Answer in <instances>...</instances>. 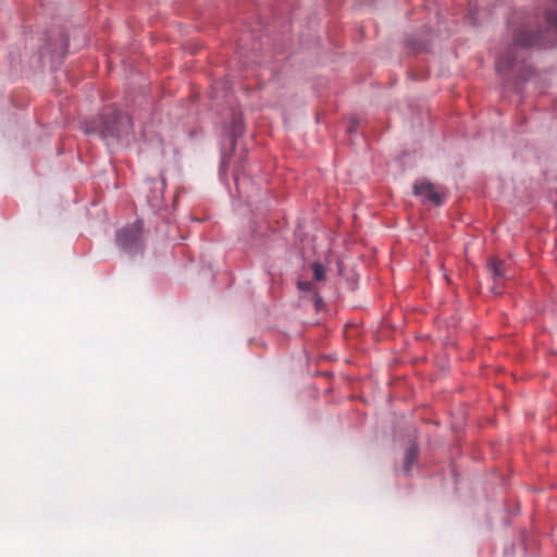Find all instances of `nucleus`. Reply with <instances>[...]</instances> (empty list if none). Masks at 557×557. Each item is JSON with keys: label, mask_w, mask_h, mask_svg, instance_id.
I'll return each mask as SVG.
<instances>
[{"label": "nucleus", "mask_w": 557, "mask_h": 557, "mask_svg": "<svg viewBox=\"0 0 557 557\" xmlns=\"http://www.w3.org/2000/svg\"><path fill=\"white\" fill-rule=\"evenodd\" d=\"M513 32L515 47L498 59L499 71L511 67L517 61L516 47L549 46L557 41V9L546 10L543 18L539 14L523 16Z\"/></svg>", "instance_id": "f257e3e1"}, {"label": "nucleus", "mask_w": 557, "mask_h": 557, "mask_svg": "<svg viewBox=\"0 0 557 557\" xmlns=\"http://www.w3.org/2000/svg\"><path fill=\"white\" fill-rule=\"evenodd\" d=\"M132 125V120L127 114L109 109L97 120L86 123L85 133L98 135L110 147L128 135Z\"/></svg>", "instance_id": "f03ea898"}, {"label": "nucleus", "mask_w": 557, "mask_h": 557, "mask_svg": "<svg viewBox=\"0 0 557 557\" xmlns=\"http://www.w3.org/2000/svg\"><path fill=\"white\" fill-rule=\"evenodd\" d=\"M143 223L135 221L132 225L120 230L116 234L119 246L127 251H133L141 246Z\"/></svg>", "instance_id": "7ed1b4c3"}, {"label": "nucleus", "mask_w": 557, "mask_h": 557, "mask_svg": "<svg viewBox=\"0 0 557 557\" xmlns=\"http://www.w3.org/2000/svg\"><path fill=\"white\" fill-rule=\"evenodd\" d=\"M413 191L414 195L420 196L436 206L442 203L441 194L436 191L434 185L429 182L416 183L413 186Z\"/></svg>", "instance_id": "20e7f679"}, {"label": "nucleus", "mask_w": 557, "mask_h": 557, "mask_svg": "<svg viewBox=\"0 0 557 557\" xmlns=\"http://www.w3.org/2000/svg\"><path fill=\"white\" fill-rule=\"evenodd\" d=\"M488 269L492 271L495 282H500L506 277V269L502 260L491 258L488 261Z\"/></svg>", "instance_id": "39448f33"}, {"label": "nucleus", "mask_w": 557, "mask_h": 557, "mask_svg": "<svg viewBox=\"0 0 557 557\" xmlns=\"http://www.w3.org/2000/svg\"><path fill=\"white\" fill-rule=\"evenodd\" d=\"M418 457V447L416 445H411L405 456V471L408 473L410 471L411 466Z\"/></svg>", "instance_id": "423d86ee"}, {"label": "nucleus", "mask_w": 557, "mask_h": 557, "mask_svg": "<svg viewBox=\"0 0 557 557\" xmlns=\"http://www.w3.org/2000/svg\"><path fill=\"white\" fill-rule=\"evenodd\" d=\"M313 277L315 281H323L325 278V269L320 263L312 264Z\"/></svg>", "instance_id": "0eeeda50"}, {"label": "nucleus", "mask_w": 557, "mask_h": 557, "mask_svg": "<svg viewBox=\"0 0 557 557\" xmlns=\"http://www.w3.org/2000/svg\"><path fill=\"white\" fill-rule=\"evenodd\" d=\"M313 287L311 282H298V288L300 290L309 292Z\"/></svg>", "instance_id": "6e6552de"}, {"label": "nucleus", "mask_w": 557, "mask_h": 557, "mask_svg": "<svg viewBox=\"0 0 557 557\" xmlns=\"http://www.w3.org/2000/svg\"><path fill=\"white\" fill-rule=\"evenodd\" d=\"M516 18L510 20V25L513 26L516 24Z\"/></svg>", "instance_id": "1a4fd4ad"}, {"label": "nucleus", "mask_w": 557, "mask_h": 557, "mask_svg": "<svg viewBox=\"0 0 557 557\" xmlns=\"http://www.w3.org/2000/svg\"><path fill=\"white\" fill-rule=\"evenodd\" d=\"M556 4H557V0H555Z\"/></svg>", "instance_id": "9d476101"}]
</instances>
